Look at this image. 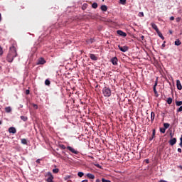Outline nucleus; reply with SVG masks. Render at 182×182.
Listing matches in <instances>:
<instances>
[{"label": "nucleus", "instance_id": "bb28decb", "mask_svg": "<svg viewBox=\"0 0 182 182\" xmlns=\"http://www.w3.org/2000/svg\"><path fill=\"white\" fill-rule=\"evenodd\" d=\"M77 176L78 177H82L85 176V173L83 172H78Z\"/></svg>", "mask_w": 182, "mask_h": 182}, {"label": "nucleus", "instance_id": "7c9ffc66", "mask_svg": "<svg viewBox=\"0 0 182 182\" xmlns=\"http://www.w3.org/2000/svg\"><path fill=\"white\" fill-rule=\"evenodd\" d=\"M59 147H60V149H62L63 150H65V149H66V146L63 144H60Z\"/></svg>", "mask_w": 182, "mask_h": 182}, {"label": "nucleus", "instance_id": "6ab92c4d", "mask_svg": "<svg viewBox=\"0 0 182 182\" xmlns=\"http://www.w3.org/2000/svg\"><path fill=\"white\" fill-rule=\"evenodd\" d=\"M156 33H158V36H159V38L164 40V36H163V34L161 33V32H160V31H158Z\"/></svg>", "mask_w": 182, "mask_h": 182}, {"label": "nucleus", "instance_id": "5701e85b", "mask_svg": "<svg viewBox=\"0 0 182 182\" xmlns=\"http://www.w3.org/2000/svg\"><path fill=\"white\" fill-rule=\"evenodd\" d=\"M20 118L23 120V122H26L28 120V117L21 116Z\"/></svg>", "mask_w": 182, "mask_h": 182}, {"label": "nucleus", "instance_id": "423d86ee", "mask_svg": "<svg viewBox=\"0 0 182 182\" xmlns=\"http://www.w3.org/2000/svg\"><path fill=\"white\" fill-rule=\"evenodd\" d=\"M118 48H119V50H121V52H127V50H129V47H127L126 46L122 47L120 45H119Z\"/></svg>", "mask_w": 182, "mask_h": 182}, {"label": "nucleus", "instance_id": "b1692460", "mask_svg": "<svg viewBox=\"0 0 182 182\" xmlns=\"http://www.w3.org/2000/svg\"><path fill=\"white\" fill-rule=\"evenodd\" d=\"M21 143L22 144H28V141L26 140V139H22Z\"/></svg>", "mask_w": 182, "mask_h": 182}, {"label": "nucleus", "instance_id": "6e6552de", "mask_svg": "<svg viewBox=\"0 0 182 182\" xmlns=\"http://www.w3.org/2000/svg\"><path fill=\"white\" fill-rule=\"evenodd\" d=\"M117 62H119V60H117V57H114L111 59V63L114 65H117Z\"/></svg>", "mask_w": 182, "mask_h": 182}, {"label": "nucleus", "instance_id": "603ef678", "mask_svg": "<svg viewBox=\"0 0 182 182\" xmlns=\"http://www.w3.org/2000/svg\"><path fill=\"white\" fill-rule=\"evenodd\" d=\"M96 182H100V179H97Z\"/></svg>", "mask_w": 182, "mask_h": 182}, {"label": "nucleus", "instance_id": "a19ab883", "mask_svg": "<svg viewBox=\"0 0 182 182\" xmlns=\"http://www.w3.org/2000/svg\"><path fill=\"white\" fill-rule=\"evenodd\" d=\"M165 43H166V41H164V43L162 44V46H161L162 48H166V44Z\"/></svg>", "mask_w": 182, "mask_h": 182}, {"label": "nucleus", "instance_id": "4be33fe9", "mask_svg": "<svg viewBox=\"0 0 182 182\" xmlns=\"http://www.w3.org/2000/svg\"><path fill=\"white\" fill-rule=\"evenodd\" d=\"M167 103L168 105H171L173 103V99L171 97L168 98Z\"/></svg>", "mask_w": 182, "mask_h": 182}, {"label": "nucleus", "instance_id": "72a5a7b5", "mask_svg": "<svg viewBox=\"0 0 182 182\" xmlns=\"http://www.w3.org/2000/svg\"><path fill=\"white\" fill-rule=\"evenodd\" d=\"M119 1H120L121 4L122 5H125L126 4V0H119Z\"/></svg>", "mask_w": 182, "mask_h": 182}, {"label": "nucleus", "instance_id": "5fc2aeb1", "mask_svg": "<svg viewBox=\"0 0 182 182\" xmlns=\"http://www.w3.org/2000/svg\"><path fill=\"white\" fill-rule=\"evenodd\" d=\"M0 124H2V122L0 121Z\"/></svg>", "mask_w": 182, "mask_h": 182}, {"label": "nucleus", "instance_id": "ddd939ff", "mask_svg": "<svg viewBox=\"0 0 182 182\" xmlns=\"http://www.w3.org/2000/svg\"><path fill=\"white\" fill-rule=\"evenodd\" d=\"M154 117H156V114L154 113V112H151V123H153V122H154Z\"/></svg>", "mask_w": 182, "mask_h": 182}, {"label": "nucleus", "instance_id": "c85d7f7f", "mask_svg": "<svg viewBox=\"0 0 182 182\" xmlns=\"http://www.w3.org/2000/svg\"><path fill=\"white\" fill-rule=\"evenodd\" d=\"M53 173H54L55 174H57V173H59V168L53 169Z\"/></svg>", "mask_w": 182, "mask_h": 182}, {"label": "nucleus", "instance_id": "9d476101", "mask_svg": "<svg viewBox=\"0 0 182 182\" xmlns=\"http://www.w3.org/2000/svg\"><path fill=\"white\" fill-rule=\"evenodd\" d=\"M151 26L153 28V29H154V31H156V33H157V32H159L160 31V30H159L157 25H156V23H151Z\"/></svg>", "mask_w": 182, "mask_h": 182}, {"label": "nucleus", "instance_id": "58836bf2", "mask_svg": "<svg viewBox=\"0 0 182 182\" xmlns=\"http://www.w3.org/2000/svg\"><path fill=\"white\" fill-rule=\"evenodd\" d=\"M70 178V176H66L64 178V180H69Z\"/></svg>", "mask_w": 182, "mask_h": 182}, {"label": "nucleus", "instance_id": "ea45409f", "mask_svg": "<svg viewBox=\"0 0 182 182\" xmlns=\"http://www.w3.org/2000/svg\"><path fill=\"white\" fill-rule=\"evenodd\" d=\"M176 22H180V21H181V18H180V17H178V18H176Z\"/></svg>", "mask_w": 182, "mask_h": 182}, {"label": "nucleus", "instance_id": "412c9836", "mask_svg": "<svg viewBox=\"0 0 182 182\" xmlns=\"http://www.w3.org/2000/svg\"><path fill=\"white\" fill-rule=\"evenodd\" d=\"M169 127H170V124H168V123H164V128L165 129H168Z\"/></svg>", "mask_w": 182, "mask_h": 182}, {"label": "nucleus", "instance_id": "2f4dec72", "mask_svg": "<svg viewBox=\"0 0 182 182\" xmlns=\"http://www.w3.org/2000/svg\"><path fill=\"white\" fill-rule=\"evenodd\" d=\"M160 132H161V133H166L165 128L164 127V128H160Z\"/></svg>", "mask_w": 182, "mask_h": 182}, {"label": "nucleus", "instance_id": "de8ad7c7", "mask_svg": "<svg viewBox=\"0 0 182 182\" xmlns=\"http://www.w3.org/2000/svg\"><path fill=\"white\" fill-rule=\"evenodd\" d=\"M96 166H97V167H98L99 168H102V166H100V164H97Z\"/></svg>", "mask_w": 182, "mask_h": 182}, {"label": "nucleus", "instance_id": "37998d69", "mask_svg": "<svg viewBox=\"0 0 182 182\" xmlns=\"http://www.w3.org/2000/svg\"><path fill=\"white\" fill-rule=\"evenodd\" d=\"M36 163H38V164H39L41 163V159H37V160L36 161Z\"/></svg>", "mask_w": 182, "mask_h": 182}, {"label": "nucleus", "instance_id": "13d9d810", "mask_svg": "<svg viewBox=\"0 0 182 182\" xmlns=\"http://www.w3.org/2000/svg\"><path fill=\"white\" fill-rule=\"evenodd\" d=\"M181 124H182V122H181Z\"/></svg>", "mask_w": 182, "mask_h": 182}, {"label": "nucleus", "instance_id": "9b49d317", "mask_svg": "<svg viewBox=\"0 0 182 182\" xmlns=\"http://www.w3.org/2000/svg\"><path fill=\"white\" fill-rule=\"evenodd\" d=\"M176 86H177L178 90H181L182 86H181V82H180V80H176Z\"/></svg>", "mask_w": 182, "mask_h": 182}, {"label": "nucleus", "instance_id": "49530a36", "mask_svg": "<svg viewBox=\"0 0 182 182\" xmlns=\"http://www.w3.org/2000/svg\"><path fill=\"white\" fill-rule=\"evenodd\" d=\"M141 41H144V36H141Z\"/></svg>", "mask_w": 182, "mask_h": 182}, {"label": "nucleus", "instance_id": "4468645a", "mask_svg": "<svg viewBox=\"0 0 182 182\" xmlns=\"http://www.w3.org/2000/svg\"><path fill=\"white\" fill-rule=\"evenodd\" d=\"M90 58L92 60H97V57L95 54H90Z\"/></svg>", "mask_w": 182, "mask_h": 182}, {"label": "nucleus", "instance_id": "c9c22d12", "mask_svg": "<svg viewBox=\"0 0 182 182\" xmlns=\"http://www.w3.org/2000/svg\"><path fill=\"white\" fill-rule=\"evenodd\" d=\"M180 144L179 146L182 148V134H181V137L180 138Z\"/></svg>", "mask_w": 182, "mask_h": 182}, {"label": "nucleus", "instance_id": "a211bd4d", "mask_svg": "<svg viewBox=\"0 0 182 182\" xmlns=\"http://www.w3.org/2000/svg\"><path fill=\"white\" fill-rule=\"evenodd\" d=\"M101 9L103 11V12H106V11H107V6L106 5H102L101 6Z\"/></svg>", "mask_w": 182, "mask_h": 182}, {"label": "nucleus", "instance_id": "c756f323", "mask_svg": "<svg viewBox=\"0 0 182 182\" xmlns=\"http://www.w3.org/2000/svg\"><path fill=\"white\" fill-rule=\"evenodd\" d=\"M92 6L94 8V9H96L97 8V3H93Z\"/></svg>", "mask_w": 182, "mask_h": 182}, {"label": "nucleus", "instance_id": "cd10ccee", "mask_svg": "<svg viewBox=\"0 0 182 182\" xmlns=\"http://www.w3.org/2000/svg\"><path fill=\"white\" fill-rule=\"evenodd\" d=\"M176 106H181L182 105V101H176Z\"/></svg>", "mask_w": 182, "mask_h": 182}, {"label": "nucleus", "instance_id": "f704fd0d", "mask_svg": "<svg viewBox=\"0 0 182 182\" xmlns=\"http://www.w3.org/2000/svg\"><path fill=\"white\" fill-rule=\"evenodd\" d=\"M4 54V50H2V47L0 46V55Z\"/></svg>", "mask_w": 182, "mask_h": 182}, {"label": "nucleus", "instance_id": "39448f33", "mask_svg": "<svg viewBox=\"0 0 182 182\" xmlns=\"http://www.w3.org/2000/svg\"><path fill=\"white\" fill-rule=\"evenodd\" d=\"M117 35H119V36H123V38H126V36H127V33H124L123 31L122 30H118L117 31Z\"/></svg>", "mask_w": 182, "mask_h": 182}, {"label": "nucleus", "instance_id": "09e8293b", "mask_svg": "<svg viewBox=\"0 0 182 182\" xmlns=\"http://www.w3.org/2000/svg\"><path fill=\"white\" fill-rule=\"evenodd\" d=\"M159 182H167V181L165 180H161V181H159Z\"/></svg>", "mask_w": 182, "mask_h": 182}, {"label": "nucleus", "instance_id": "f3484780", "mask_svg": "<svg viewBox=\"0 0 182 182\" xmlns=\"http://www.w3.org/2000/svg\"><path fill=\"white\" fill-rule=\"evenodd\" d=\"M5 112L6 113H11V112H12V108H11V107H7L5 108Z\"/></svg>", "mask_w": 182, "mask_h": 182}, {"label": "nucleus", "instance_id": "7ed1b4c3", "mask_svg": "<svg viewBox=\"0 0 182 182\" xmlns=\"http://www.w3.org/2000/svg\"><path fill=\"white\" fill-rule=\"evenodd\" d=\"M47 176H48V178L46 179L47 182H53V175H52V173L48 172L47 173Z\"/></svg>", "mask_w": 182, "mask_h": 182}, {"label": "nucleus", "instance_id": "79ce46f5", "mask_svg": "<svg viewBox=\"0 0 182 182\" xmlns=\"http://www.w3.org/2000/svg\"><path fill=\"white\" fill-rule=\"evenodd\" d=\"M29 93H30L29 90H26V95H29Z\"/></svg>", "mask_w": 182, "mask_h": 182}, {"label": "nucleus", "instance_id": "e433bc0d", "mask_svg": "<svg viewBox=\"0 0 182 182\" xmlns=\"http://www.w3.org/2000/svg\"><path fill=\"white\" fill-rule=\"evenodd\" d=\"M139 16H144V13H143V12H139Z\"/></svg>", "mask_w": 182, "mask_h": 182}, {"label": "nucleus", "instance_id": "dca6fc26", "mask_svg": "<svg viewBox=\"0 0 182 182\" xmlns=\"http://www.w3.org/2000/svg\"><path fill=\"white\" fill-rule=\"evenodd\" d=\"M87 178H90L91 180H95V175L92 173H87Z\"/></svg>", "mask_w": 182, "mask_h": 182}, {"label": "nucleus", "instance_id": "6e6d98bb", "mask_svg": "<svg viewBox=\"0 0 182 182\" xmlns=\"http://www.w3.org/2000/svg\"><path fill=\"white\" fill-rule=\"evenodd\" d=\"M170 33H173V32L170 31Z\"/></svg>", "mask_w": 182, "mask_h": 182}, {"label": "nucleus", "instance_id": "a878e982", "mask_svg": "<svg viewBox=\"0 0 182 182\" xmlns=\"http://www.w3.org/2000/svg\"><path fill=\"white\" fill-rule=\"evenodd\" d=\"M156 137V129L152 130V139H154Z\"/></svg>", "mask_w": 182, "mask_h": 182}, {"label": "nucleus", "instance_id": "2eb2a0df", "mask_svg": "<svg viewBox=\"0 0 182 182\" xmlns=\"http://www.w3.org/2000/svg\"><path fill=\"white\" fill-rule=\"evenodd\" d=\"M157 85H158V82H157V80H156V82H155V84L154 85V87H153L155 95H157V90H156V87H157Z\"/></svg>", "mask_w": 182, "mask_h": 182}, {"label": "nucleus", "instance_id": "a18cd8bd", "mask_svg": "<svg viewBox=\"0 0 182 182\" xmlns=\"http://www.w3.org/2000/svg\"><path fill=\"white\" fill-rule=\"evenodd\" d=\"M178 153H181V151H182L181 149V148H178Z\"/></svg>", "mask_w": 182, "mask_h": 182}, {"label": "nucleus", "instance_id": "864d4df0", "mask_svg": "<svg viewBox=\"0 0 182 182\" xmlns=\"http://www.w3.org/2000/svg\"><path fill=\"white\" fill-rule=\"evenodd\" d=\"M1 15L0 14V22H1Z\"/></svg>", "mask_w": 182, "mask_h": 182}, {"label": "nucleus", "instance_id": "c03bdc74", "mask_svg": "<svg viewBox=\"0 0 182 182\" xmlns=\"http://www.w3.org/2000/svg\"><path fill=\"white\" fill-rule=\"evenodd\" d=\"M170 21H174V16H171L170 17Z\"/></svg>", "mask_w": 182, "mask_h": 182}, {"label": "nucleus", "instance_id": "20e7f679", "mask_svg": "<svg viewBox=\"0 0 182 182\" xmlns=\"http://www.w3.org/2000/svg\"><path fill=\"white\" fill-rule=\"evenodd\" d=\"M67 150H69V151H71L73 154H79L78 151L75 150L71 146H67Z\"/></svg>", "mask_w": 182, "mask_h": 182}, {"label": "nucleus", "instance_id": "f8f14e48", "mask_svg": "<svg viewBox=\"0 0 182 182\" xmlns=\"http://www.w3.org/2000/svg\"><path fill=\"white\" fill-rule=\"evenodd\" d=\"M176 143H177V139L176 138H173L169 141V144L171 146H174V144H176Z\"/></svg>", "mask_w": 182, "mask_h": 182}, {"label": "nucleus", "instance_id": "aec40b11", "mask_svg": "<svg viewBox=\"0 0 182 182\" xmlns=\"http://www.w3.org/2000/svg\"><path fill=\"white\" fill-rule=\"evenodd\" d=\"M175 45H176V46H180V45H181V41H180V40H176V41H175Z\"/></svg>", "mask_w": 182, "mask_h": 182}, {"label": "nucleus", "instance_id": "4d7b16f0", "mask_svg": "<svg viewBox=\"0 0 182 182\" xmlns=\"http://www.w3.org/2000/svg\"><path fill=\"white\" fill-rule=\"evenodd\" d=\"M180 168H182V166H180Z\"/></svg>", "mask_w": 182, "mask_h": 182}, {"label": "nucleus", "instance_id": "473e14b6", "mask_svg": "<svg viewBox=\"0 0 182 182\" xmlns=\"http://www.w3.org/2000/svg\"><path fill=\"white\" fill-rule=\"evenodd\" d=\"M102 182H112V181H110V180L105 179V178H102Z\"/></svg>", "mask_w": 182, "mask_h": 182}, {"label": "nucleus", "instance_id": "f03ea898", "mask_svg": "<svg viewBox=\"0 0 182 182\" xmlns=\"http://www.w3.org/2000/svg\"><path fill=\"white\" fill-rule=\"evenodd\" d=\"M102 94L105 97H110L112 96V90L107 87H105L102 89Z\"/></svg>", "mask_w": 182, "mask_h": 182}, {"label": "nucleus", "instance_id": "f257e3e1", "mask_svg": "<svg viewBox=\"0 0 182 182\" xmlns=\"http://www.w3.org/2000/svg\"><path fill=\"white\" fill-rule=\"evenodd\" d=\"M18 56V53H16V48L15 47L10 48V51L7 55L6 60L7 62L11 63L14 61V58Z\"/></svg>", "mask_w": 182, "mask_h": 182}, {"label": "nucleus", "instance_id": "0eeeda50", "mask_svg": "<svg viewBox=\"0 0 182 182\" xmlns=\"http://www.w3.org/2000/svg\"><path fill=\"white\" fill-rule=\"evenodd\" d=\"M45 63H46L45 58H41L38 60L37 65H45Z\"/></svg>", "mask_w": 182, "mask_h": 182}, {"label": "nucleus", "instance_id": "1a4fd4ad", "mask_svg": "<svg viewBox=\"0 0 182 182\" xmlns=\"http://www.w3.org/2000/svg\"><path fill=\"white\" fill-rule=\"evenodd\" d=\"M9 133H12V134H15V133H16V128L11 127L9 129Z\"/></svg>", "mask_w": 182, "mask_h": 182}, {"label": "nucleus", "instance_id": "8fccbe9b", "mask_svg": "<svg viewBox=\"0 0 182 182\" xmlns=\"http://www.w3.org/2000/svg\"><path fill=\"white\" fill-rule=\"evenodd\" d=\"M81 182H89L87 180H83V181H82Z\"/></svg>", "mask_w": 182, "mask_h": 182}, {"label": "nucleus", "instance_id": "4c0bfd02", "mask_svg": "<svg viewBox=\"0 0 182 182\" xmlns=\"http://www.w3.org/2000/svg\"><path fill=\"white\" fill-rule=\"evenodd\" d=\"M178 112H182V106H181L178 109H177Z\"/></svg>", "mask_w": 182, "mask_h": 182}, {"label": "nucleus", "instance_id": "393cba45", "mask_svg": "<svg viewBox=\"0 0 182 182\" xmlns=\"http://www.w3.org/2000/svg\"><path fill=\"white\" fill-rule=\"evenodd\" d=\"M45 85L49 86V85H50V81L49 80H46Z\"/></svg>", "mask_w": 182, "mask_h": 182}, {"label": "nucleus", "instance_id": "3c124183", "mask_svg": "<svg viewBox=\"0 0 182 182\" xmlns=\"http://www.w3.org/2000/svg\"><path fill=\"white\" fill-rule=\"evenodd\" d=\"M153 139H154V138H153V136H151V138H149L150 141H151V140H153Z\"/></svg>", "mask_w": 182, "mask_h": 182}]
</instances>
